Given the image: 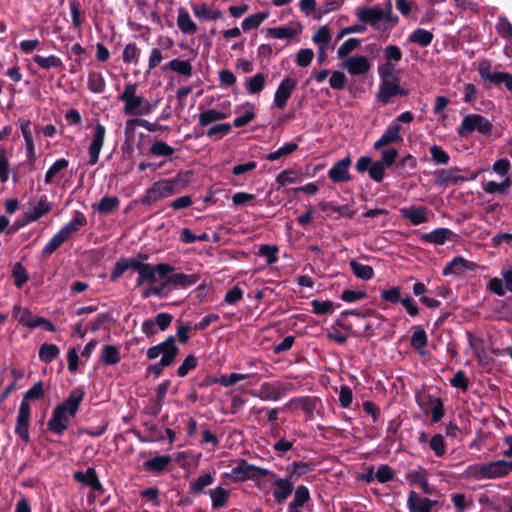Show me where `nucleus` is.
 Listing matches in <instances>:
<instances>
[{
    "label": "nucleus",
    "mask_w": 512,
    "mask_h": 512,
    "mask_svg": "<svg viewBox=\"0 0 512 512\" xmlns=\"http://www.w3.org/2000/svg\"><path fill=\"white\" fill-rule=\"evenodd\" d=\"M84 395L85 393L81 388H76L70 392L68 398L62 404L54 408L47 423L51 432L62 435L68 429L69 421L76 415Z\"/></svg>",
    "instance_id": "1"
},
{
    "label": "nucleus",
    "mask_w": 512,
    "mask_h": 512,
    "mask_svg": "<svg viewBox=\"0 0 512 512\" xmlns=\"http://www.w3.org/2000/svg\"><path fill=\"white\" fill-rule=\"evenodd\" d=\"M137 90L138 84L130 82L125 84L123 92L118 96V99L124 103L123 111L126 115L145 116L155 108V104L143 95L137 94Z\"/></svg>",
    "instance_id": "2"
},
{
    "label": "nucleus",
    "mask_w": 512,
    "mask_h": 512,
    "mask_svg": "<svg viewBox=\"0 0 512 512\" xmlns=\"http://www.w3.org/2000/svg\"><path fill=\"white\" fill-rule=\"evenodd\" d=\"M356 16L359 21L369 24L380 31L389 29L398 20L392 15V5L390 1L385 8L380 6L358 8L356 10Z\"/></svg>",
    "instance_id": "3"
},
{
    "label": "nucleus",
    "mask_w": 512,
    "mask_h": 512,
    "mask_svg": "<svg viewBox=\"0 0 512 512\" xmlns=\"http://www.w3.org/2000/svg\"><path fill=\"white\" fill-rule=\"evenodd\" d=\"M189 173H179L175 178L162 179L156 181L148 188L142 199V204L151 205L161 199L168 198L177 192V187L181 184L185 187L188 183Z\"/></svg>",
    "instance_id": "4"
},
{
    "label": "nucleus",
    "mask_w": 512,
    "mask_h": 512,
    "mask_svg": "<svg viewBox=\"0 0 512 512\" xmlns=\"http://www.w3.org/2000/svg\"><path fill=\"white\" fill-rule=\"evenodd\" d=\"M265 474H270V470L255 466L242 459L229 473H225L223 477L231 478L235 482L252 480L256 482L259 489L263 490L267 488V481L262 480Z\"/></svg>",
    "instance_id": "5"
},
{
    "label": "nucleus",
    "mask_w": 512,
    "mask_h": 512,
    "mask_svg": "<svg viewBox=\"0 0 512 512\" xmlns=\"http://www.w3.org/2000/svg\"><path fill=\"white\" fill-rule=\"evenodd\" d=\"M381 84L377 93V99L383 104L389 103L391 98L397 95H406L407 92L399 86V79L394 73V67L389 63L378 69Z\"/></svg>",
    "instance_id": "6"
},
{
    "label": "nucleus",
    "mask_w": 512,
    "mask_h": 512,
    "mask_svg": "<svg viewBox=\"0 0 512 512\" xmlns=\"http://www.w3.org/2000/svg\"><path fill=\"white\" fill-rule=\"evenodd\" d=\"M86 225V218L82 213H77L65 226H63L44 246L43 255H51L74 233Z\"/></svg>",
    "instance_id": "7"
},
{
    "label": "nucleus",
    "mask_w": 512,
    "mask_h": 512,
    "mask_svg": "<svg viewBox=\"0 0 512 512\" xmlns=\"http://www.w3.org/2000/svg\"><path fill=\"white\" fill-rule=\"evenodd\" d=\"M492 131L491 122L480 114H469L465 116L460 126L458 127V134L461 136L478 132L482 135H489Z\"/></svg>",
    "instance_id": "8"
},
{
    "label": "nucleus",
    "mask_w": 512,
    "mask_h": 512,
    "mask_svg": "<svg viewBox=\"0 0 512 512\" xmlns=\"http://www.w3.org/2000/svg\"><path fill=\"white\" fill-rule=\"evenodd\" d=\"M52 203L46 196L36 197L29 200L24 208L26 223L35 222L52 210Z\"/></svg>",
    "instance_id": "9"
},
{
    "label": "nucleus",
    "mask_w": 512,
    "mask_h": 512,
    "mask_svg": "<svg viewBox=\"0 0 512 512\" xmlns=\"http://www.w3.org/2000/svg\"><path fill=\"white\" fill-rule=\"evenodd\" d=\"M478 73L480 77L495 85L504 83L506 88L512 93V74L507 72L492 71L491 64L487 60H483L478 65Z\"/></svg>",
    "instance_id": "10"
},
{
    "label": "nucleus",
    "mask_w": 512,
    "mask_h": 512,
    "mask_svg": "<svg viewBox=\"0 0 512 512\" xmlns=\"http://www.w3.org/2000/svg\"><path fill=\"white\" fill-rule=\"evenodd\" d=\"M265 477H269V481H272L275 486L272 494L277 503L284 502L293 492L294 482L291 478H280L272 471L270 474H265Z\"/></svg>",
    "instance_id": "11"
},
{
    "label": "nucleus",
    "mask_w": 512,
    "mask_h": 512,
    "mask_svg": "<svg viewBox=\"0 0 512 512\" xmlns=\"http://www.w3.org/2000/svg\"><path fill=\"white\" fill-rule=\"evenodd\" d=\"M106 136V128L99 121L95 123L92 139L88 147L89 161L88 164L96 165L99 160L101 149L104 145Z\"/></svg>",
    "instance_id": "12"
},
{
    "label": "nucleus",
    "mask_w": 512,
    "mask_h": 512,
    "mask_svg": "<svg viewBox=\"0 0 512 512\" xmlns=\"http://www.w3.org/2000/svg\"><path fill=\"white\" fill-rule=\"evenodd\" d=\"M297 86V80L291 77H285L279 83L273 98V106L278 109H284L288 100Z\"/></svg>",
    "instance_id": "13"
},
{
    "label": "nucleus",
    "mask_w": 512,
    "mask_h": 512,
    "mask_svg": "<svg viewBox=\"0 0 512 512\" xmlns=\"http://www.w3.org/2000/svg\"><path fill=\"white\" fill-rule=\"evenodd\" d=\"M31 416L30 404L20 403L16 418V434L25 442L30 441L29 422Z\"/></svg>",
    "instance_id": "14"
},
{
    "label": "nucleus",
    "mask_w": 512,
    "mask_h": 512,
    "mask_svg": "<svg viewBox=\"0 0 512 512\" xmlns=\"http://www.w3.org/2000/svg\"><path fill=\"white\" fill-rule=\"evenodd\" d=\"M341 67L352 76H361L370 70L371 64L367 57L356 55L345 58L341 63Z\"/></svg>",
    "instance_id": "15"
},
{
    "label": "nucleus",
    "mask_w": 512,
    "mask_h": 512,
    "mask_svg": "<svg viewBox=\"0 0 512 512\" xmlns=\"http://www.w3.org/2000/svg\"><path fill=\"white\" fill-rule=\"evenodd\" d=\"M484 465L486 480L503 478L512 473V460L498 459Z\"/></svg>",
    "instance_id": "16"
},
{
    "label": "nucleus",
    "mask_w": 512,
    "mask_h": 512,
    "mask_svg": "<svg viewBox=\"0 0 512 512\" xmlns=\"http://www.w3.org/2000/svg\"><path fill=\"white\" fill-rule=\"evenodd\" d=\"M291 384L264 382L260 386L259 397L264 401H277L291 388Z\"/></svg>",
    "instance_id": "17"
},
{
    "label": "nucleus",
    "mask_w": 512,
    "mask_h": 512,
    "mask_svg": "<svg viewBox=\"0 0 512 512\" xmlns=\"http://www.w3.org/2000/svg\"><path fill=\"white\" fill-rule=\"evenodd\" d=\"M401 130V124L398 122H391L382 136L374 143V148L379 150L387 145L401 142L403 140Z\"/></svg>",
    "instance_id": "18"
},
{
    "label": "nucleus",
    "mask_w": 512,
    "mask_h": 512,
    "mask_svg": "<svg viewBox=\"0 0 512 512\" xmlns=\"http://www.w3.org/2000/svg\"><path fill=\"white\" fill-rule=\"evenodd\" d=\"M400 214L415 226L427 223L430 218L429 209L423 206L403 207L400 209Z\"/></svg>",
    "instance_id": "19"
},
{
    "label": "nucleus",
    "mask_w": 512,
    "mask_h": 512,
    "mask_svg": "<svg viewBox=\"0 0 512 512\" xmlns=\"http://www.w3.org/2000/svg\"><path fill=\"white\" fill-rule=\"evenodd\" d=\"M477 265L461 256L454 257L443 269L444 276L463 275L466 271H474Z\"/></svg>",
    "instance_id": "20"
},
{
    "label": "nucleus",
    "mask_w": 512,
    "mask_h": 512,
    "mask_svg": "<svg viewBox=\"0 0 512 512\" xmlns=\"http://www.w3.org/2000/svg\"><path fill=\"white\" fill-rule=\"evenodd\" d=\"M351 157L347 155L345 158L337 161L328 171V177L335 183L346 182L350 180L349 167L351 165Z\"/></svg>",
    "instance_id": "21"
},
{
    "label": "nucleus",
    "mask_w": 512,
    "mask_h": 512,
    "mask_svg": "<svg viewBox=\"0 0 512 512\" xmlns=\"http://www.w3.org/2000/svg\"><path fill=\"white\" fill-rule=\"evenodd\" d=\"M73 478L94 491L99 493L103 492V486L97 476L96 470L92 467L88 468L86 471H76L73 474Z\"/></svg>",
    "instance_id": "22"
},
{
    "label": "nucleus",
    "mask_w": 512,
    "mask_h": 512,
    "mask_svg": "<svg viewBox=\"0 0 512 512\" xmlns=\"http://www.w3.org/2000/svg\"><path fill=\"white\" fill-rule=\"evenodd\" d=\"M453 236V232L448 228H436L431 232L422 233L420 240L434 245H444Z\"/></svg>",
    "instance_id": "23"
},
{
    "label": "nucleus",
    "mask_w": 512,
    "mask_h": 512,
    "mask_svg": "<svg viewBox=\"0 0 512 512\" xmlns=\"http://www.w3.org/2000/svg\"><path fill=\"white\" fill-rule=\"evenodd\" d=\"M171 462L172 458L169 455H155L143 463V468L147 472L161 474Z\"/></svg>",
    "instance_id": "24"
},
{
    "label": "nucleus",
    "mask_w": 512,
    "mask_h": 512,
    "mask_svg": "<svg viewBox=\"0 0 512 512\" xmlns=\"http://www.w3.org/2000/svg\"><path fill=\"white\" fill-rule=\"evenodd\" d=\"M172 266L165 263L157 264L156 266L151 265V276L150 278H144V282L149 281L150 284L163 285V289L167 290L166 278L167 274L172 271Z\"/></svg>",
    "instance_id": "25"
},
{
    "label": "nucleus",
    "mask_w": 512,
    "mask_h": 512,
    "mask_svg": "<svg viewBox=\"0 0 512 512\" xmlns=\"http://www.w3.org/2000/svg\"><path fill=\"white\" fill-rule=\"evenodd\" d=\"M407 505L410 512H431L434 502L426 497H421L418 493L412 491L409 494Z\"/></svg>",
    "instance_id": "26"
},
{
    "label": "nucleus",
    "mask_w": 512,
    "mask_h": 512,
    "mask_svg": "<svg viewBox=\"0 0 512 512\" xmlns=\"http://www.w3.org/2000/svg\"><path fill=\"white\" fill-rule=\"evenodd\" d=\"M13 317L19 321V323L28 328H37L39 316L33 315V313L19 305L13 307Z\"/></svg>",
    "instance_id": "27"
},
{
    "label": "nucleus",
    "mask_w": 512,
    "mask_h": 512,
    "mask_svg": "<svg viewBox=\"0 0 512 512\" xmlns=\"http://www.w3.org/2000/svg\"><path fill=\"white\" fill-rule=\"evenodd\" d=\"M177 26L183 34L187 35H193L198 30V27L192 20L189 12L183 7L178 9Z\"/></svg>",
    "instance_id": "28"
},
{
    "label": "nucleus",
    "mask_w": 512,
    "mask_h": 512,
    "mask_svg": "<svg viewBox=\"0 0 512 512\" xmlns=\"http://www.w3.org/2000/svg\"><path fill=\"white\" fill-rule=\"evenodd\" d=\"M159 344H160V346L163 347V348H161V350H162V353H161L162 365H171L174 362V360L179 352V349L175 343L174 336L167 337L165 341H163Z\"/></svg>",
    "instance_id": "29"
},
{
    "label": "nucleus",
    "mask_w": 512,
    "mask_h": 512,
    "mask_svg": "<svg viewBox=\"0 0 512 512\" xmlns=\"http://www.w3.org/2000/svg\"><path fill=\"white\" fill-rule=\"evenodd\" d=\"M198 277L194 274L175 273L172 275L167 274L166 285L167 289L170 286L185 288L196 284Z\"/></svg>",
    "instance_id": "30"
},
{
    "label": "nucleus",
    "mask_w": 512,
    "mask_h": 512,
    "mask_svg": "<svg viewBox=\"0 0 512 512\" xmlns=\"http://www.w3.org/2000/svg\"><path fill=\"white\" fill-rule=\"evenodd\" d=\"M192 11L199 20H216L222 16L219 10H214L205 3L192 5Z\"/></svg>",
    "instance_id": "31"
},
{
    "label": "nucleus",
    "mask_w": 512,
    "mask_h": 512,
    "mask_svg": "<svg viewBox=\"0 0 512 512\" xmlns=\"http://www.w3.org/2000/svg\"><path fill=\"white\" fill-rule=\"evenodd\" d=\"M229 116L228 110L208 109L199 114V124L207 126L211 123L226 119Z\"/></svg>",
    "instance_id": "32"
},
{
    "label": "nucleus",
    "mask_w": 512,
    "mask_h": 512,
    "mask_svg": "<svg viewBox=\"0 0 512 512\" xmlns=\"http://www.w3.org/2000/svg\"><path fill=\"white\" fill-rule=\"evenodd\" d=\"M128 270L133 269L138 272L137 285L141 286L144 284V278H150L151 265L144 264L136 258L127 259Z\"/></svg>",
    "instance_id": "33"
},
{
    "label": "nucleus",
    "mask_w": 512,
    "mask_h": 512,
    "mask_svg": "<svg viewBox=\"0 0 512 512\" xmlns=\"http://www.w3.org/2000/svg\"><path fill=\"white\" fill-rule=\"evenodd\" d=\"M88 89L95 94H101L106 89V81L102 73L91 71L87 78Z\"/></svg>",
    "instance_id": "34"
},
{
    "label": "nucleus",
    "mask_w": 512,
    "mask_h": 512,
    "mask_svg": "<svg viewBox=\"0 0 512 512\" xmlns=\"http://www.w3.org/2000/svg\"><path fill=\"white\" fill-rule=\"evenodd\" d=\"M172 70L185 77H191L193 73L192 65L187 60L172 59L168 64L163 67V70Z\"/></svg>",
    "instance_id": "35"
},
{
    "label": "nucleus",
    "mask_w": 512,
    "mask_h": 512,
    "mask_svg": "<svg viewBox=\"0 0 512 512\" xmlns=\"http://www.w3.org/2000/svg\"><path fill=\"white\" fill-rule=\"evenodd\" d=\"M69 165L68 160L60 158L56 160L45 174V183L52 184L60 173L65 171Z\"/></svg>",
    "instance_id": "36"
},
{
    "label": "nucleus",
    "mask_w": 512,
    "mask_h": 512,
    "mask_svg": "<svg viewBox=\"0 0 512 512\" xmlns=\"http://www.w3.org/2000/svg\"><path fill=\"white\" fill-rule=\"evenodd\" d=\"M299 30L290 26H281L276 28H269L266 31V36L276 39H289L296 36Z\"/></svg>",
    "instance_id": "37"
},
{
    "label": "nucleus",
    "mask_w": 512,
    "mask_h": 512,
    "mask_svg": "<svg viewBox=\"0 0 512 512\" xmlns=\"http://www.w3.org/2000/svg\"><path fill=\"white\" fill-rule=\"evenodd\" d=\"M265 83H266L265 76L261 73H258L256 75H254L253 77L246 79V81L244 83V87L248 93L258 94L264 89Z\"/></svg>",
    "instance_id": "38"
},
{
    "label": "nucleus",
    "mask_w": 512,
    "mask_h": 512,
    "mask_svg": "<svg viewBox=\"0 0 512 512\" xmlns=\"http://www.w3.org/2000/svg\"><path fill=\"white\" fill-rule=\"evenodd\" d=\"M101 360L106 365H116L120 362V350L114 345H105L101 351Z\"/></svg>",
    "instance_id": "39"
},
{
    "label": "nucleus",
    "mask_w": 512,
    "mask_h": 512,
    "mask_svg": "<svg viewBox=\"0 0 512 512\" xmlns=\"http://www.w3.org/2000/svg\"><path fill=\"white\" fill-rule=\"evenodd\" d=\"M349 265L353 274L359 279L370 280L374 275L373 268L369 265L359 263L355 260H351Z\"/></svg>",
    "instance_id": "40"
},
{
    "label": "nucleus",
    "mask_w": 512,
    "mask_h": 512,
    "mask_svg": "<svg viewBox=\"0 0 512 512\" xmlns=\"http://www.w3.org/2000/svg\"><path fill=\"white\" fill-rule=\"evenodd\" d=\"M269 17L268 12H258L251 14L242 21L243 31H249L251 29L259 27Z\"/></svg>",
    "instance_id": "41"
},
{
    "label": "nucleus",
    "mask_w": 512,
    "mask_h": 512,
    "mask_svg": "<svg viewBox=\"0 0 512 512\" xmlns=\"http://www.w3.org/2000/svg\"><path fill=\"white\" fill-rule=\"evenodd\" d=\"M119 205V199L116 196L103 197L98 203L92 205L93 209L100 213L108 214Z\"/></svg>",
    "instance_id": "42"
},
{
    "label": "nucleus",
    "mask_w": 512,
    "mask_h": 512,
    "mask_svg": "<svg viewBox=\"0 0 512 512\" xmlns=\"http://www.w3.org/2000/svg\"><path fill=\"white\" fill-rule=\"evenodd\" d=\"M433 40V34L425 29L418 28L413 31L409 36V41L419 46H428Z\"/></svg>",
    "instance_id": "43"
},
{
    "label": "nucleus",
    "mask_w": 512,
    "mask_h": 512,
    "mask_svg": "<svg viewBox=\"0 0 512 512\" xmlns=\"http://www.w3.org/2000/svg\"><path fill=\"white\" fill-rule=\"evenodd\" d=\"M34 63H36L40 68L48 70L51 68H60L62 66V61L59 57L55 55H50L47 57L41 55H35L33 57Z\"/></svg>",
    "instance_id": "44"
},
{
    "label": "nucleus",
    "mask_w": 512,
    "mask_h": 512,
    "mask_svg": "<svg viewBox=\"0 0 512 512\" xmlns=\"http://www.w3.org/2000/svg\"><path fill=\"white\" fill-rule=\"evenodd\" d=\"M300 181V173L294 169H286L276 176V183L280 186H286Z\"/></svg>",
    "instance_id": "45"
},
{
    "label": "nucleus",
    "mask_w": 512,
    "mask_h": 512,
    "mask_svg": "<svg viewBox=\"0 0 512 512\" xmlns=\"http://www.w3.org/2000/svg\"><path fill=\"white\" fill-rule=\"evenodd\" d=\"M209 494L211 497L212 506L214 508H221L224 507L227 502L229 490L219 486L214 489H211Z\"/></svg>",
    "instance_id": "46"
},
{
    "label": "nucleus",
    "mask_w": 512,
    "mask_h": 512,
    "mask_svg": "<svg viewBox=\"0 0 512 512\" xmlns=\"http://www.w3.org/2000/svg\"><path fill=\"white\" fill-rule=\"evenodd\" d=\"M511 186L509 177H505L502 182L488 181L483 184V190L489 194L503 193Z\"/></svg>",
    "instance_id": "47"
},
{
    "label": "nucleus",
    "mask_w": 512,
    "mask_h": 512,
    "mask_svg": "<svg viewBox=\"0 0 512 512\" xmlns=\"http://www.w3.org/2000/svg\"><path fill=\"white\" fill-rule=\"evenodd\" d=\"M174 152L175 149L164 141H156L150 147V154L156 157H169Z\"/></svg>",
    "instance_id": "48"
},
{
    "label": "nucleus",
    "mask_w": 512,
    "mask_h": 512,
    "mask_svg": "<svg viewBox=\"0 0 512 512\" xmlns=\"http://www.w3.org/2000/svg\"><path fill=\"white\" fill-rule=\"evenodd\" d=\"M140 56V49L135 43L125 45L122 53V60L125 64L137 63Z\"/></svg>",
    "instance_id": "49"
},
{
    "label": "nucleus",
    "mask_w": 512,
    "mask_h": 512,
    "mask_svg": "<svg viewBox=\"0 0 512 512\" xmlns=\"http://www.w3.org/2000/svg\"><path fill=\"white\" fill-rule=\"evenodd\" d=\"M59 352V348L55 344L44 343L39 349V358L45 363H50Z\"/></svg>",
    "instance_id": "50"
},
{
    "label": "nucleus",
    "mask_w": 512,
    "mask_h": 512,
    "mask_svg": "<svg viewBox=\"0 0 512 512\" xmlns=\"http://www.w3.org/2000/svg\"><path fill=\"white\" fill-rule=\"evenodd\" d=\"M312 40L318 47H329L332 36L327 26L320 27L312 37Z\"/></svg>",
    "instance_id": "51"
},
{
    "label": "nucleus",
    "mask_w": 512,
    "mask_h": 512,
    "mask_svg": "<svg viewBox=\"0 0 512 512\" xmlns=\"http://www.w3.org/2000/svg\"><path fill=\"white\" fill-rule=\"evenodd\" d=\"M310 500L309 489L304 485H299L295 491L293 500L290 502L294 506L303 507Z\"/></svg>",
    "instance_id": "52"
},
{
    "label": "nucleus",
    "mask_w": 512,
    "mask_h": 512,
    "mask_svg": "<svg viewBox=\"0 0 512 512\" xmlns=\"http://www.w3.org/2000/svg\"><path fill=\"white\" fill-rule=\"evenodd\" d=\"M296 143H285L283 146L278 148L276 151L271 152L267 155L266 159L269 161H276L280 159L281 157L287 156L291 153H293L297 149Z\"/></svg>",
    "instance_id": "53"
},
{
    "label": "nucleus",
    "mask_w": 512,
    "mask_h": 512,
    "mask_svg": "<svg viewBox=\"0 0 512 512\" xmlns=\"http://www.w3.org/2000/svg\"><path fill=\"white\" fill-rule=\"evenodd\" d=\"M429 446L437 457H442L446 453V444L441 434H435L430 439Z\"/></svg>",
    "instance_id": "54"
},
{
    "label": "nucleus",
    "mask_w": 512,
    "mask_h": 512,
    "mask_svg": "<svg viewBox=\"0 0 512 512\" xmlns=\"http://www.w3.org/2000/svg\"><path fill=\"white\" fill-rule=\"evenodd\" d=\"M464 475L467 478H473V479H476V480H486L485 465L484 464L469 465L465 469Z\"/></svg>",
    "instance_id": "55"
},
{
    "label": "nucleus",
    "mask_w": 512,
    "mask_h": 512,
    "mask_svg": "<svg viewBox=\"0 0 512 512\" xmlns=\"http://www.w3.org/2000/svg\"><path fill=\"white\" fill-rule=\"evenodd\" d=\"M427 344V334L426 332L418 328L416 329L411 337V345L418 351L423 352V348Z\"/></svg>",
    "instance_id": "56"
},
{
    "label": "nucleus",
    "mask_w": 512,
    "mask_h": 512,
    "mask_svg": "<svg viewBox=\"0 0 512 512\" xmlns=\"http://www.w3.org/2000/svg\"><path fill=\"white\" fill-rule=\"evenodd\" d=\"M44 394L42 382L35 383L23 396L21 403L29 404L30 400H37Z\"/></svg>",
    "instance_id": "57"
},
{
    "label": "nucleus",
    "mask_w": 512,
    "mask_h": 512,
    "mask_svg": "<svg viewBox=\"0 0 512 512\" xmlns=\"http://www.w3.org/2000/svg\"><path fill=\"white\" fill-rule=\"evenodd\" d=\"M249 374H242V373H231L229 375H221L217 382L223 386V387H229L241 380H245L249 378Z\"/></svg>",
    "instance_id": "58"
},
{
    "label": "nucleus",
    "mask_w": 512,
    "mask_h": 512,
    "mask_svg": "<svg viewBox=\"0 0 512 512\" xmlns=\"http://www.w3.org/2000/svg\"><path fill=\"white\" fill-rule=\"evenodd\" d=\"M344 0H321V4L317 9L318 17L330 13L341 7Z\"/></svg>",
    "instance_id": "59"
},
{
    "label": "nucleus",
    "mask_w": 512,
    "mask_h": 512,
    "mask_svg": "<svg viewBox=\"0 0 512 512\" xmlns=\"http://www.w3.org/2000/svg\"><path fill=\"white\" fill-rule=\"evenodd\" d=\"M430 154L432 160L438 165L448 164L450 157L449 155L439 146L433 145L430 147Z\"/></svg>",
    "instance_id": "60"
},
{
    "label": "nucleus",
    "mask_w": 512,
    "mask_h": 512,
    "mask_svg": "<svg viewBox=\"0 0 512 512\" xmlns=\"http://www.w3.org/2000/svg\"><path fill=\"white\" fill-rule=\"evenodd\" d=\"M198 360L194 355H188L182 364L178 367L177 374L180 377L186 376L191 370L195 369Z\"/></svg>",
    "instance_id": "61"
},
{
    "label": "nucleus",
    "mask_w": 512,
    "mask_h": 512,
    "mask_svg": "<svg viewBox=\"0 0 512 512\" xmlns=\"http://www.w3.org/2000/svg\"><path fill=\"white\" fill-rule=\"evenodd\" d=\"M232 126L229 123L216 124L207 130V136L222 138L229 134Z\"/></svg>",
    "instance_id": "62"
},
{
    "label": "nucleus",
    "mask_w": 512,
    "mask_h": 512,
    "mask_svg": "<svg viewBox=\"0 0 512 512\" xmlns=\"http://www.w3.org/2000/svg\"><path fill=\"white\" fill-rule=\"evenodd\" d=\"M213 477L210 473H203L193 483H191V489L194 492H201L205 487L213 483Z\"/></svg>",
    "instance_id": "63"
},
{
    "label": "nucleus",
    "mask_w": 512,
    "mask_h": 512,
    "mask_svg": "<svg viewBox=\"0 0 512 512\" xmlns=\"http://www.w3.org/2000/svg\"><path fill=\"white\" fill-rule=\"evenodd\" d=\"M313 57L314 52L312 51V49H300L296 55V63L300 67H307L312 62Z\"/></svg>",
    "instance_id": "64"
}]
</instances>
